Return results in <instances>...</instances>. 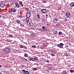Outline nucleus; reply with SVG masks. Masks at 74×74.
<instances>
[{
    "mask_svg": "<svg viewBox=\"0 0 74 74\" xmlns=\"http://www.w3.org/2000/svg\"><path fill=\"white\" fill-rule=\"evenodd\" d=\"M1 15H0V18H1Z\"/></svg>",
    "mask_w": 74,
    "mask_h": 74,
    "instance_id": "864d4df0",
    "label": "nucleus"
},
{
    "mask_svg": "<svg viewBox=\"0 0 74 74\" xmlns=\"http://www.w3.org/2000/svg\"><path fill=\"white\" fill-rule=\"evenodd\" d=\"M46 62H47V63H49V61H48V60H47L46 61Z\"/></svg>",
    "mask_w": 74,
    "mask_h": 74,
    "instance_id": "37998d69",
    "label": "nucleus"
},
{
    "mask_svg": "<svg viewBox=\"0 0 74 74\" xmlns=\"http://www.w3.org/2000/svg\"><path fill=\"white\" fill-rule=\"evenodd\" d=\"M46 16H48V14H46Z\"/></svg>",
    "mask_w": 74,
    "mask_h": 74,
    "instance_id": "3c124183",
    "label": "nucleus"
},
{
    "mask_svg": "<svg viewBox=\"0 0 74 74\" xmlns=\"http://www.w3.org/2000/svg\"><path fill=\"white\" fill-rule=\"evenodd\" d=\"M60 45H62V46H63V45H64V44L62 43H60Z\"/></svg>",
    "mask_w": 74,
    "mask_h": 74,
    "instance_id": "4c0bfd02",
    "label": "nucleus"
},
{
    "mask_svg": "<svg viewBox=\"0 0 74 74\" xmlns=\"http://www.w3.org/2000/svg\"><path fill=\"white\" fill-rule=\"evenodd\" d=\"M33 70H34V71H36V70H37V68H34L33 69Z\"/></svg>",
    "mask_w": 74,
    "mask_h": 74,
    "instance_id": "473e14b6",
    "label": "nucleus"
},
{
    "mask_svg": "<svg viewBox=\"0 0 74 74\" xmlns=\"http://www.w3.org/2000/svg\"><path fill=\"white\" fill-rule=\"evenodd\" d=\"M42 28L43 29V30L45 31L46 30L47 28L46 27H45L44 26H42Z\"/></svg>",
    "mask_w": 74,
    "mask_h": 74,
    "instance_id": "f8f14e48",
    "label": "nucleus"
},
{
    "mask_svg": "<svg viewBox=\"0 0 74 74\" xmlns=\"http://www.w3.org/2000/svg\"><path fill=\"white\" fill-rule=\"evenodd\" d=\"M70 5L71 7H73L74 6V3L72 2L70 4Z\"/></svg>",
    "mask_w": 74,
    "mask_h": 74,
    "instance_id": "ddd939ff",
    "label": "nucleus"
},
{
    "mask_svg": "<svg viewBox=\"0 0 74 74\" xmlns=\"http://www.w3.org/2000/svg\"><path fill=\"white\" fill-rule=\"evenodd\" d=\"M29 26H33L34 25V24L32 22H30L29 23Z\"/></svg>",
    "mask_w": 74,
    "mask_h": 74,
    "instance_id": "6e6552de",
    "label": "nucleus"
},
{
    "mask_svg": "<svg viewBox=\"0 0 74 74\" xmlns=\"http://www.w3.org/2000/svg\"><path fill=\"white\" fill-rule=\"evenodd\" d=\"M66 16L67 17H69L70 16V13L69 12H66Z\"/></svg>",
    "mask_w": 74,
    "mask_h": 74,
    "instance_id": "20e7f679",
    "label": "nucleus"
},
{
    "mask_svg": "<svg viewBox=\"0 0 74 74\" xmlns=\"http://www.w3.org/2000/svg\"><path fill=\"white\" fill-rule=\"evenodd\" d=\"M66 72H67V71H64L62 72V74H67L68 73Z\"/></svg>",
    "mask_w": 74,
    "mask_h": 74,
    "instance_id": "4468645a",
    "label": "nucleus"
},
{
    "mask_svg": "<svg viewBox=\"0 0 74 74\" xmlns=\"http://www.w3.org/2000/svg\"><path fill=\"white\" fill-rule=\"evenodd\" d=\"M10 5L12 6V5H14V2H12L10 4Z\"/></svg>",
    "mask_w": 74,
    "mask_h": 74,
    "instance_id": "5701e85b",
    "label": "nucleus"
},
{
    "mask_svg": "<svg viewBox=\"0 0 74 74\" xmlns=\"http://www.w3.org/2000/svg\"><path fill=\"white\" fill-rule=\"evenodd\" d=\"M64 54V55L65 56H68V54H67V53H65Z\"/></svg>",
    "mask_w": 74,
    "mask_h": 74,
    "instance_id": "b1692460",
    "label": "nucleus"
},
{
    "mask_svg": "<svg viewBox=\"0 0 74 74\" xmlns=\"http://www.w3.org/2000/svg\"><path fill=\"white\" fill-rule=\"evenodd\" d=\"M5 4L4 3H2L0 4V6L1 7L3 8L4 7V6H5Z\"/></svg>",
    "mask_w": 74,
    "mask_h": 74,
    "instance_id": "0eeeda50",
    "label": "nucleus"
},
{
    "mask_svg": "<svg viewBox=\"0 0 74 74\" xmlns=\"http://www.w3.org/2000/svg\"><path fill=\"white\" fill-rule=\"evenodd\" d=\"M2 74V73H0V74Z\"/></svg>",
    "mask_w": 74,
    "mask_h": 74,
    "instance_id": "5fc2aeb1",
    "label": "nucleus"
},
{
    "mask_svg": "<svg viewBox=\"0 0 74 74\" xmlns=\"http://www.w3.org/2000/svg\"><path fill=\"white\" fill-rule=\"evenodd\" d=\"M27 18H30L31 16V12H28L27 13Z\"/></svg>",
    "mask_w": 74,
    "mask_h": 74,
    "instance_id": "f03ea898",
    "label": "nucleus"
},
{
    "mask_svg": "<svg viewBox=\"0 0 74 74\" xmlns=\"http://www.w3.org/2000/svg\"><path fill=\"white\" fill-rule=\"evenodd\" d=\"M43 1L44 3H45L46 2V1L45 0H44Z\"/></svg>",
    "mask_w": 74,
    "mask_h": 74,
    "instance_id": "a18cd8bd",
    "label": "nucleus"
},
{
    "mask_svg": "<svg viewBox=\"0 0 74 74\" xmlns=\"http://www.w3.org/2000/svg\"><path fill=\"white\" fill-rule=\"evenodd\" d=\"M8 36L9 37H11L12 38H13V36H12V35L11 34L9 35Z\"/></svg>",
    "mask_w": 74,
    "mask_h": 74,
    "instance_id": "6ab92c4d",
    "label": "nucleus"
},
{
    "mask_svg": "<svg viewBox=\"0 0 74 74\" xmlns=\"http://www.w3.org/2000/svg\"><path fill=\"white\" fill-rule=\"evenodd\" d=\"M19 3L20 4V5H21L22 4V2L21 1H20L19 2Z\"/></svg>",
    "mask_w": 74,
    "mask_h": 74,
    "instance_id": "c85d7f7f",
    "label": "nucleus"
},
{
    "mask_svg": "<svg viewBox=\"0 0 74 74\" xmlns=\"http://www.w3.org/2000/svg\"><path fill=\"white\" fill-rule=\"evenodd\" d=\"M14 10V9H10L9 10V12H11L12 11Z\"/></svg>",
    "mask_w": 74,
    "mask_h": 74,
    "instance_id": "4be33fe9",
    "label": "nucleus"
},
{
    "mask_svg": "<svg viewBox=\"0 0 74 74\" xmlns=\"http://www.w3.org/2000/svg\"><path fill=\"white\" fill-rule=\"evenodd\" d=\"M36 17H37L38 19H40V15L38 14H37L36 15Z\"/></svg>",
    "mask_w": 74,
    "mask_h": 74,
    "instance_id": "2eb2a0df",
    "label": "nucleus"
},
{
    "mask_svg": "<svg viewBox=\"0 0 74 74\" xmlns=\"http://www.w3.org/2000/svg\"><path fill=\"white\" fill-rule=\"evenodd\" d=\"M40 31H41L42 32H44V30L42 29H40Z\"/></svg>",
    "mask_w": 74,
    "mask_h": 74,
    "instance_id": "a19ab883",
    "label": "nucleus"
},
{
    "mask_svg": "<svg viewBox=\"0 0 74 74\" xmlns=\"http://www.w3.org/2000/svg\"><path fill=\"white\" fill-rule=\"evenodd\" d=\"M23 48H24V49H27V47H26V46H23Z\"/></svg>",
    "mask_w": 74,
    "mask_h": 74,
    "instance_id": "72a5a7b5",
    "label": "nucleus"
},
{
    "mask_svg": "<svg viewBox=\"0 0 74 74\" xmlns=\"http://www.w3.org/2000/svg\"><path fill=\"white\" fill-rule=\"evenodd\" d=\"M55 21H56V22H57V21H59V18H56L55 19Z\"/></svg>",
    "mask_w": 74,
    "mask_h": 74,
    "instance_id": "393cba45",
    "label": "nucleus"
},
{
    "mask_svg": "<svg viewBox=\"0 0 74 74\" xmlns=\"http://www.w3.org/2000/svg\"><path fill=\"white\" fill-rule=\"evenodd\" d=\"M20 47L21 48H23V45H20Z\"/></svg>",
    "mask_w": 74,
    "mask_h": 74,
    "instance_id": "412c9836",
    "label": "nucleus"
},
{
    "mask_svg": "<svg viewBox=\"0 0 74 74\" xmlns=\"http://www.w3.org/2000/svg\"><path fill=\"white\" fill-rule=\"evenodd\" d=\"M23 22H25V19H23Z\"/></svg>",
    "mask_w": 74,
    "mask_h": 74,
    "instance_id": "49530a36",
    "label": "nucleus"
},
{
    "mask_svg": "<svg viewBox=\"0 0 74 74\" xmlns=\"http://www.w3.org/2000/svg\"><path fill=\"white\" fill-rule=\"evenodd\" d=\"M29 61H31V60H32L33 62H34V59H33V58H31L29 59Z\"/></svg>",
    "mask_w": 74,
    "mask_h": 74,
    "instance_id": "f3484780",
    "label": "nucleus"
},
{
    "mask_svg": "<svg viewBox=\"0 0 74 74\" xmlns=\"http://www.w3.org/2000/svg\"><path fill=\"white\" fill-rule=\"evenodd\" d=\"M57 47H59V48H63V46L62 45H60L57 44Z\"/></svg>",
    "mask_w": 74,
    "mask_h": 74,
    "instance_id": "39448f33",
    "label": "nucleus"
},
{
    "mask_svg": "<svg viewBox=\"0 0 74 74\" xmlns=\"http://www.w3.org/2000/svg\"><path fill=\"white\" fill-rule=\"evenodd\" d=\"M1 65H0V67H1Z\"/></svg>",
    "mask_w": 74,
    "mask_h": 74,
    "instance_id": "603ef678",
    "label": "nucleus"
},
{
    "mask_svg": "<svg viewBox=\"0 0 74 74\" xmlns=\"http://www.w3.org/2000/svg\"><path fill=\"white\" fill-rule=\"evenodd\" d=\"M16 10H13V12H16Z\"/></svg>",
    "mask_w": 74,
    "mask_h": 74,
    "instance_id": "e433bc0d",
    "label": "nucleus"
},
{
    "mask_svg": "<svg viewBox=\"0 0 74 74\" xmlns=\"http://www.w3.org/2000/svg\"><path fill=\"white\" fill-rule=\"evenodd\" d=\"M51 56H55V55L53 54H51Z\"/></svg>",
    "mask_w": 74,
    "mask_h": 74,
    "instance_id": "c9c22d12",
    "label": "nucleus"
},
{
    "mask_svg": "<svg viewBox=\"0 0 74 74\" xmlns=\"http://www.w3.org/2000/svg\"><path fill=\"white\" fill-rule=\"evenodd\" d=\"M21 16H18L19 18H21Z\"/></svg>",
    "mask_w": 74,
    "mask_h": 74,
    "instance_id": "de8ad7c7",
    "label": "nucleus"
},
{
    "mask_svg": "<svg viewBox=\"0 0 74 74\" xmlns=\"http://www.w3.org/2000/svg\"><path fill=\"white\" fill-rule=\"evenodd\" d=\"M29 18H26L25 19V22L27 23H28L29 22Z\"/></svg>",
    "mask_w": 74,
    "mask_h": 74,
    "instance_id": "423d86ee",
    "label": "nucleus"
},
{
    "mask_svg": "<svg viewBox=\"0 0 74 74\" xmlns=\"http://www.w3.org/2000/svg\"><path fill=\"white\" fill-rule=\"evenodd\" d=\"M42 22L44 23H45L46 22V19L44 18H43L42 19Z\"/></svg>",
    "mask_w": 74,
    "mask_h": 74,
    "instance_id": "9d476101",
    "label": "nucleus"
},
{
    "mask_svg": "<svg viewBox=\"0 0 74 74\" xmlns=\"http://www.w3.org/2000/svg\"><path fill=\"white\" fill-rule=\"evenodd\" d=\"M70 72L71 73H74V70L73 69H71L70 70Z\"/></svg>",
    "mask_w": 74,
    "mask_h": 74,
    "instance_id": "a211bd4d",
    "label": "nucleus"
},
{
    "mask_svg": "<svg viewBox=\"0 0 74 74\" xmlns=\"http://www.w3.org/2000/svg\"><path fill=\"white\" fill-rule=\"evenodd\" d=\"M7 41L8 42H10V40H8V39H7Z\"/></svg>",
    "mask_w": 74,
    "mask_h": 74,
    "instance_id": "79ce46f5",
    "label": "nucleus"
},
{
    "mask_svg": "<svg viewBox=\"0 0 74 74\" xmlns=\"http://www.w3.org/2000/svg\"><path fill=\"white\" fill-rule=\"evenodd\" d=\"M61 10V8H58V11H60V10Z\"/></svg>",
    "mask_w": 74,
    "mask_h": 74,
    "instance_id": "f704fd0d",
    "label": "nucleus"
},
{
    "mask_svg": "<svg viewBox=\"0 0 74 74\" xmlns=\"http://www.w3.org/2000/svg\"><path fill=\"white\" fill-rule=\"evenodd\" d=\"M24 56L25 57H27V56H28V55H27V54H24Z\"/></svg>",
    "mask_w": 74,
    "mask_h": 74,
    "instance_id": "bb28decb",
    "label": "nucleus"
},
{
    "mask_svg": "<svg viewBox=\"0 0 74 74\" xmlns=\"http://www.w3.org/2000/svg\"><path fill=\"white\" fill-rule=\"evenodd\" d=\"M26 9L27 10H29V8H26Z\"/></svg>",
    "mask_w": 74,
    "mask_h": 74,
    "instance_id": "c03bdc74",
    "label": "nucleus"
},
{
    "mask_svg": "<svg viewBox=\"0 0 74 74\" xmlns=\"http://www.w3.org/2000/svg\"><path fill=\"white\" fill-rule=\"evenodd\" d=\"M34 59L35 60H38V58L37 57H35L34 58Z\"/></svg>",
    "mask_w": 74,
    "mask_h": 74,
    "instance_id": "c756f323",
    "label": "nucleus"
},
{
    "mask_svg": "<svg viewBox=\"0 0 74 74\" xmlns=\"http://www.w3.org/2000/svg\"><path fill=\"white\" fill-rule=\"evenodd\" d=\"M21 5V6H22V7H23V5H22V4L21 5Z\"/></svg>",
    "mask_w": 74,
    "mask_h": 74,
    "instance_id": "8fccbe9b",
    "label": "nucleus"
},
{
    "mask_svg": "<svg viewBox=\"0 0 74 74\" xmlns=\"http://www.w3.org/2000/svg\"><path fill=\"white\" fill-rule=\"evenodd\" d=\"M41 11L43 13V14H45V13H46L47 12V11L45 9H42L41 10Z\"/></svg>",
    "mask_w": 74,
    "mask_h": 74,
    "instance_id": "7ed1b4c3",
    "label": "nucleus"
},
{
    "mask_svg": "<svg viewBox=\"0 0 74 74\" xmlns=\"http://www.w3.org/2000/svg\"><path fill=\"white\" fill-rule=\"evenodd\" d=\"M58 34L59 35H61L62 34V32H59Z\"/></svg>",
    "mask_w": 74,
    "mask_h": 74,
    "instance_id": "a878e982",
    "label": "nucleus"
},
{
    "mask_svg": "<svg viewBox=\"0 0 74 74\" xmlns=\"http://www.w3.org/2000/svg\"><path fill=\"white\" fill-rule=\"evenodd\" d=\"M32 47V48H36V45H34Z\"/></svg>",
    "mask_w": 74,
    "mask_h": 74,
    "instance_id": "2f4dec72",
    "label": "nucleus"
},
{
    "mask_svg": "<svg viewBox=\"0 0 74 74\" xmlns=\"http://www.w3.org/2000/svg\"><path fill=\"white\" fill-rule=\"evenodd\" d=\"M26 71H25V69H23L22 70V72H23V73H24V74L25 73Z\"/></svg>",
    "mask_w": 74,
    "mask_h": 74,
    "instance_id": "cd10ccee",
    "label": "nucleus"
},
{
    "mask_svg": "<svg viewBox=\"0 0 74 74\" xmlns=\"http://www.w3.org/2000/svg\"><path fill=\"white\" fill-rule=\"evenodd\" d=\"M15 4L16 7H17V8H19V5L18 4V3H16Z\"/></svg>",
    "mask_w": 74,
    "mask_h": 74,
    "instance_id": "1a4fd4ad",
    "label": "nucleus"
},
{
    "mask_svg": "<svg viewBox=\"0 0 74 74\" xmlns=\"http://www.w3.org/2000/svg\"><path fill=\"white\" fill-rule=\"evenodd\" d=\"M16 22H17V23H18V24L20 23V21L19 20H16Z\"/></svg>",
    "mask_w": 74,
    "mask_h": 74,
    "instance_id": "aec40b11",
    "label": "nucleus"
},
{
    "mask_svg": "<svg viewBox=\"0 0 74 74\" xmlns=\"http://www.w3.org/2000/svg\"><path fill=\"white\" fill-rule=\"evenodd\" d=\"M64 21H67V19L66 18H65L64 19Z\"/></svg>",
    "mask_w": 74,
    "mask_h": 74,
    "instance_id": "58836bf2",
    "label": "nucleus"
},
{
    "mask_svg": "<svg viewBox=\"0 0 74 74\" xmlns=\"http://www.w3.org/2000/svg\"><path fill=\"white\" fill-rule=\"evenodd\" d=\"M4 51V52H6V53H9L11 51V50H10V49L9 48H5Z\"/></svg>",
    "mask_w": 74,
    "mask_h": 74,
    "instance_id": "f257e3e1",
    "label": "nucleus"
},
{
    "mask_svg": "<svg viewBox=\"0 0 74 74\" xmlns=\"http://www.w3.org/2000/svg\"><path fill=\"white\" fill-rule=\"evenodd\" d=\"M20 26H21L22 27H24V25L21 24H20Z\"/></svg>",
    "mask_w": 74,
    "mask_h": 74,
    "instance_id": "7c9ffc66",
    "label": "nucleus"
},
{
    "mask_svg": "<svg viewBox=\"0 0 74 74\" xmlns=\"http://www.w3.org/2000/svg\"><path fill=\"white\" fill-rule=\"evenodd\" d=\"M30 73L28 71H26L24 74H29Z\"/></svg>",
    "mask_w": 74,
    "mask_h": 74,
    "instance_id": "dca6fc26",
    "label": "nucleus"
},
{
    "mask_svg": "<svg viewBox=\"0 0 74 74\" xmlns=\"http://www.w3.org/2000/svg\"><path fill=\"white\" fill-rule=\"evenodd\" d=\"M57 26H60V25H59V24H57V25H56Z\"/></svg>",
    "mask_w": 74,
    "mask_h": 74,
    "instance_id": "09e8293b",
    "label": "nucleus"
},
{
    "mask_svg": "<svg viewBox=\"0 0 74 74\" xmlns=\"http://www.w3.org/2000/svg\"><path fill=\"white\" fill-rule=\"evenodd\" d=\"M23 60H25L26 61H28L27 60V59H25V58H23Z\"/></svg>",
    "mask_w": 74,
    "mask_h": 74,
    "instance_id": "ea45409f",
    "label": "nucleus"
},
{
    "mask_svg": "<svg viewBox=\"0 0 74 74\" xmlns=\"http://www.w3.org/2000/svg\"><path fill=\"white\" fill-rule=\"evenodd\" d=\"M58 31L57 30H55L53 32V33L55 34H58Z\"/></svg>",
    "mask_w": 74,
    "mask_h": 74,
    "instance_id": "9b49d317",
    "label": "nucleus"
}]
</instances>
